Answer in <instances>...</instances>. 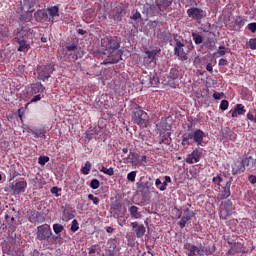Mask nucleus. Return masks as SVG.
<instances>
[{
  "mask_svg": "<svg viewBox=\"0 0 256 256\" xmlns=\"http://www.w3.org/2000/svg\"><path fill=\"white\" fill-rule=\"evenodd\" d=\"M101 47L103 48L104 55H108L109 63H119L123 59V50L119 49L121 44L117 37H105L101 39Z\"/></svg>",
  "mask_w": 256,
  "mask_h": 256,
  "instance_id": "nucleus-1",
  "label": "nucleus"
},
{
  "mask_svg": "<svg viewBox=\"0 0 256 256\" xmlns=\"http://www.w3.org/2000/svg\"><path fill=\"white\" fill-rule=\"evenodd\" d=\"M184 248L186 249L187 256L213 255V253H215V251L217 249L215 247V245H213L212 248L207 250V249H205V246H203L201 244L199 246H195L193 244H186L184 246Z\"/></svg>",
  "mask_w": 256,
  "mask_h": 256,
  "instance_id": "nucleus-2",
  "label": "nucleus"
},
{
  "mask_svg": "<svg viewBox=\"0 0 256 256\" xmlns=\"http://www.w3.org/2000/svg\"><path fill=\"white\" fill-rule=\"evenodd\" d=\"M132 123L139 125V127H148L149 114L142 109H138L132 113Z\"/></svg>",
  "mask_w": 256,
  "mask_h": 256,
  "instance_id": "nucleus-3",
  "label": "nucleus"
},
{
  "mask_svg": "<svg viewBox=\"0 0 256 256\" xmlns=\"http://www.w3.org/2000/svg\"><path fill=\"white\" fill-rule=\"evenodd\" d=\"M55 71V66L53 64H46L37 67V79L39 81H48Z\"/></svg>",
  "mask_w": 256,
  "mask_h": 256,
  "instance_id": "nucleus-4",
  "label": "nucleus"
},
{
  "mask_svg": "<svg viewBox=\"0 0 256 256\" xmlns=\"http://www.w3.org/2000/svg\"><path fill=\"white\" fill-rule=\"evenodd\" d=\"M174 41V55L178 57L179 61H187L189 57L187 56V52H185V41L179 39H175Z\"/></svg>",
  "mask_w": 256,
  "mask_h": 256,
  "instance_id": "nucleus-5",
  "label": "nucleus"
},
{
  "mask_svg": "<svg viewBox=\"0 0 256 256\" xmlns=\"http://www.w3.org/2000/svg\"><path fill=\"white\" fill-rule=\"evenodd\" d=\"M53 235L49 224H42L37 227L36 237L38 241H47Z\"/></svg>",
  "mask_w": 256,
  "mask_h": 256,
  "instance_id": "nucleus-6",
  "label": "nucleus"
},
{
  "mask_svg": "<svg viewBox=\"0 0 256 256\" xmlns=\"http://www.w3.org/2000/svg\"><path fill=\"white\" fill-rule=\"evenodd\" d=\"M159 53H161V49L146 50L143 55V64L151 65V63L157 59V55H159Z\"/></svg>",
  "mask_w": 256,
  "mask_h": 256,
  "instance_id": "nucleus-7",
  "label": "nucleus"
},
{
  "mask_svg": "<svg viewBox=\"0 0 256 256\" xmlns=\"http://www.w3.org/2000/svg\"><path fill=\"white\" fill-rule=\"evenodd\" d=\"M158 82L159 81L157 80V78H155V76H151L147 74V72H144L140 76V83L144 87H155V85H157Z\"/></svg>",
  "mask_w": 256,
  "mask_h": 256,
  "instance_id": "nucleus-8",
  "label": "nucleus"
},
{
  "mask_svg": "<svg viewBox=\"0 0 256 256\" xmlns=\"http://www.w3.org/2000/svg\"><path fill=\"white\" fill-rule=\"evenodd\" d=\"M231 215H233V202H231V200H227L222 204L220 218L227 219V217H231Z\"/></svg>",
  "mask_w": 256,
  "mask_h": 256,
  "instance_id": "nucleus-9",
  "label": "nucleus"
},
{
  "mask_svg": "<svg viewBox=\"0 0 256 256\" xmlns=\"http://www.w3.org/2000/svg\"><path fill=\"white\" fill-rule=\"evenodd\" d=\"M139 157V153L130 151L129 155L123 158V163L125 165L130 163L132 167H139V165H141V160H139Z\"/></svg>",
  "mask_w": 256,
  "mask_h": 256,
  "instance_id": "nucleus-10",
  "label": "nucleus"
},
{
  "mask_svg": "<svg viewBox=\"0 0 256 256\" xmlns=\"http://www.w3.org/2000/svg\"><path fill=\"white\" fill-rule=\"evenodd\" d=\"M28 221L30 223H45V216L37 210H31L28 212Z\"/></svg>",
  "mask_w": 256,
  "mask_h": 256,
  "instance_id": "nucleus-11",
  "label": "nucleus"
},
{
  "mask_svg": "<svg viewBox=\"0 0 256 256\" xmlns=\"http://www.w3.org/2000/svg\"><path fill=\"white\" fill-rule=\"evenodd\" d=\"M34 19L37 23H49L51 19H49V13H47V9H39L34 12Z\"/></svg>",
  "mask_w": 256,
  "mask_h": 256,
  "instance_id": "nucleus-12",
  "label": "nucleus"
},
{
  "mask_svg": "<svg viewBox=\"0 0 256 256\" xmlns=\"http://www.w3.org/2000/svg\"><path fill=\"white\" fill-rule=\"evenodd\" d=\"M187 15L191 19H194V21H201V19H203V10L196 7H191L187 10Z\"/></svg>",
  "mask_w": 256,
  "mask_h": 256,
  "instance_id": "nucleus-13",
  "label": "nucleus"
},
{
  "mask_svg": "<svg viewBox=\"0 0 256 256\" xmlns=\"http://www.w3.org/2000/svg\"><path fill=\"white\" fill-rule=\"evenodd\" d=\"M25 189H27V181L21 180L14 184H12L11 190L14 195H20V193H25Z\"/></svg>",
  "mask_w": 256,
  "mask_h": 256,
  "instance_id": "nucleus-14",
  "label": "nucleus"
},
{
  "mask_svg": "<svg viewBox=\"0 0 256 256\" xmlns=\"http://www.w3.org/2000/svg\"><path fill=\"white\" fill-rule=\"evenodd\" d=\"M192 217H195V212H192L189 210V208H186L184 210V216L181 218V221L178 222L179 227H181V229H185L187 222L191 221Z\"/></svg>",
  "mask_w": 256,
  "mask_h": 256,
  "instance_id": "nucleus-15",
  "label": "nucleus"
},
{
  "mask_svg": "<svg viewBox=\"0 0 256 256\" xmlns=\"http://www.w3.org/2000/svg\"><path fill=\"white\" fill-rule=\"evenodd\" d=\"M201 160V152L198 148L192 151V153L188 154L186 158V163H189V165H193V163H199Z\"/></svg>",
  "mask_w": 256,
  "mask_h": 256,
  "instance_id": "nucleus-16",
  "label": "nucleus"
},
{
  "mask_svg": "<svg viewBox=\"0 0 256 256\" xmlns=\"http://www.w3.org/2000/svg\"><path fill=\"white\" fill-rule=\"evenodd\" d=\"M236 253H249V250H243V244L241 242H234L233 246L228 250L227 255H235Z\"/></svg>",
  "mask_w": 256,
  "mask_h": 256,
  "instance_id": "nucleus-17",
  "label": "nucleus"
},
{
  "mask_svg": "<svg viewBox=\"0 0 256 256\" xmlns=\"http://www.w3.org/2000/svg\"><path fill=\"white\" fill-rule=\"evenodd\" d=\"M130 227L135 231L137 239H141L147 231L143 224L139 225L137 222H131Z\"/></svg>",
  "mask_w": 256,
  "mask_h": 256,
  "instance_id": "nucleus-18",
  "label": "nucleus"
},
{
  "mask_svg": "<svg viewBox=\"0 0 256 256\" xmlns=\"http://www.w3.org/2000/svg\"><path fill=\"white\" fill-rule=\"evenodd\" d=\"M192 139L196 145L201 146L203 145V139H205V132L201 129H196L194 132H192Z\"/></svg>",
  "mask_w": 256,
  "mask_h": 256,
  "instance_id": "nucleus-19",
  "label": "nucleus"
},
{
  "mask_svg": "<svg viewBox=\"0 0 256 256\" xmlns=\"http://www.w3.org/2000/svg\"><path fill=\"white\" fill-rule=\"evenodd\" d=\"M15 41L19 45L18 51H20V53H23V51H29V49H31V44L27 43V40H25V37L23 36L16 37Z\"/></svg>",
  "mask_w": 256,
  "mask_h": 256,
  "instance_id": "nucleus-20",
  "label": "nucleus"
},
{
  "mask_svg": "<svg viewBox=\"0 0 256 256\" xmlns=\"http://www.w3.org/2000/svg\"><path fill=\"white\" fill-rule=\"evenodd\" d=\"M126 11L122 7H116L112 11V15H110V19L114 21H122L123 15H125Z\"/></svg>",
  "mask_w": 256,
  "mask_h": 256,
  "instance_id": "nucleus-21",
  "label": "nucleus"
},
{
  "mask_svg": "<svg viewBox=\"0 0 256 256\" xmlns=\"http://www.w3.org/2000/svg\"><path fill=\"white\" fill-rule=\"evenodd\" d=\"M48 13L49 23H54L55 17H59V6H52L46 9Z\"/></svg>",
  "mask_w": 256,
  "mask_h": 256,
  "instance_id": "nucleus-22",
  "label": "nucleus"
},
{
  "mask_svg": "<svg viewBox=\"0 0 256 256\" xmlns=\"http://www.w3.org/2000/svg\"><path fill=\"white\" fill-rule=\"evenodd\" d=\"M241 173H245V166L243 161H236L232 165V175H241Z\"/></svg>",
  "mask_w": 256,
  "mask_h": 256,
  "instance_id": "nucleus-23",
  "label": "nucleus"
},
{
  "mask_svg": "<svg viewBox=\"0 0 256 256\" xmlns=\"http://www.w3.org/2000/svg\"><path fill=\"white\" fill-rule=\"evenodd\" d=\"M221 199H227L228 197H231V178H229L225 182V186L222 187L221 191Z\"/></svg>",
  "mask_w": 256,
  "mask_h": 256,
  "instance_id": "nucleus-24",
  "label": "nucleus"
},
{
  "mask_svg": "<svg viewBox=\"0 0 256 256\" xmlns=\"http://www.w3.org/2000/svg\"><path fill=\"white\" fill-rule=\"evenodd\" d=\"M222 135L224 139H227L228 141H235V139H237V133H235L230 128H224Z\"/></svg>",
  "mask_w": 256,
  "mask_h": 256,
  "instance_id": "nucleus-25",
  "label": "nucleus"
},
{
  "mask_svg": "<svg viewBox=\"0 0 256 256\" xmlns=\"http://www.w3.org/2000/svg\"><path fill=\"white\" fill-rule=\"evenodd\" d=\"M247 110L243 104H236L234 110L232 111V117H239V115H245Z\"/></svg>",
  "mask_w": 256,
  "mask_h": 256,
  "instance_id": "nucleus-26",
  "label": "nucleus"
},
{
  "mask_svg": "<svg viewBox=\"0 0 256 256\" xmlns=\"http://www.w3.org/2000/svg\"><path fill=\"white\" fill-rule=\"evenodd\" d=\"M32 95H37V93H45V86L41 82L32 84L31 86Z\"/></svg>",
  "mask_w": 256,
  "mask_h": 256,
  "instance_id": "nucleus-27",
  "label": "nucleus"
},
{
  "mask_svg": "<svg viewBox=\"0 0 256 256\" xmlns=\"http://www.w3.org/2000/svg\"><path fill=\"white\" fill-rule=\"evenodd\" d=\"M242 164L248 169H253L254 165L256 164V159L252 158V156H246L242 159Z\"/></svg>",
  "mask_w": 256,
  "mask_h": 256,
  "instance_id": "nucleus-28",
  "label": "nucleus"
},
{
  "mask_svg": "<svg viewBox=\"0 0 256 256\" xmlns=\"http://www.w3.org/2000/svg\"><path fill=\"white\" fill-rule=\"evenodd\" d=\"M37 4V0H23V4L21 6L22 11H29L35 7Z\"/></svg>",
  "mask_w": 256,
  "mask_h": 256,
  "instance_id": "nucleus-29",
  "label": "nucleus"
},
{
  "mask_svg": "<svg viewBox=\"0 0 256 256\" xmlns=\"http://www.w3.org/2000/svg\"><path fill=\"white\" fill-rule=\"evenodd\" d=\"M193 139V132H185L182 135V142L181 145H183V147H188V145H191V141Z\"/></svg>",
  "mask_w": 256,
  "mask_h": 256,
  "instance_id": "nucleus-30",
  "label": "nucleus"
},
{
  "mask_svg": "<svg viewBox=\"0 0 256 256\" xmlns=\"http://www.w3.org/2000/svg\"><path fill=\"white\" fill-rule=\"evenodd\" d=\"M173 5V0H160V2L156 3L159 11H165L167 7H171Z\"/></svg>",
  "mask_w": 256,
  "mask_h": 256,
  "instance_id": "nucleus-31",
  "label": "nucleus"
},
{
  "mask_svg": "<svg viewBox=\"0 0 256 256\" xmlns=\"http://www.w3.org/2000/svg\"><path fill=\"white\" fill-rule=\"evenodd\" d=\"M107 252L108 253H115V249H117V239H113V238H110L108 241H107Z\"/></svg>",
  "mask_w": 256,
  "mask_h": 256,
  "instance_id": "nucleus-32",
  "label": "nucleus"
},
{
  "mask_svg": "<svg viewBox=\"0 0 256 256\" xmlns=\"http://www.w3.org/2000/svg\"><path fill=\"white\" fill-rule=\"evenodd\" d=\"M30 133H32V135H34V137L36 139L39 138H45V133H47V131L45 130V128H41V129H31Z\"/></svg>",
  "mask_w": 256,
  "mask_h": 256,
  "instance_id": "nucleus-33",
  "label": "nucleus"
},
{
  "mask_svg": "<svg viewBox=\"0 0 256 256\" xmlns=\"http://www.w3.org/2000/svg\"><path fill=\"white\" fill-rule=\"evenodd\" d=\"M25 14L21 15L20 19L21 21H25V23H29L33 21V11L35 10H24Z\"/></svg>",
  "mask_w": 256,
  "mask_h": 256,
  "instance_id": "nucleus-34",
  "label": "nucleus"
},
{
  "mask_svg": "<svg viewBox=\"0 0 256 256\" xmlns=\"http://www.w3.org/2000/svg\"><path fill=\"white\" fill-rule=\"evenodd\" d=\"M129 213L133 219H141V213L139 212V207L131 206L129 208Z\"/></svg>",
  "mask_w": 256,
  "mask_h": 256,
  "instance_id": "nucleus-35",
  "label": "nucleus"
},
{
  "mask_svg": "<svg viewBox=\"0 0 256 256\" xmlns=\"http://www.w3.org/2000/svg\"><path fill=\"white\" fill-rule=\"evenodd\" d=\"M212 182L214 183V185H218V187H223L222 183H225V178L223 177V175L219 174L213 177Z\"/></svg>",
  "mask_w": 256,
  "mask_h": 256,
  "instance_id": "nucleus-36",
  "label": "nucleus"
},
{
  "mask_svg": "<svg viewBox=\"0 0 256 256\" xmlns=\"http://www.w3.org/2000/svg\"><path fill=\"white\" fill-rule=\"evenodd\" d=\"M171 145V132H167L163 136H161L160 145Z\"/></svg>",
  "mask_w": 256,
  "mask_h": 256,
  "instance_id": "nucleus-37",
  "label": "nucleus"
},
{
  "mask_svg": "<svg viewBox=\"0 0 256 256\" xmlns=\"http://www.w3.org/2000/svg\"><path fill=\"white\" fill-rule=\"evenodd\" d=\"M192 37L195 45H201V43H203V36H201L200 34L193 32Z\"/></svg>",
  "mask_w": 256,
  "mask_h": 256,
  "instance_id": "nucleus-38",
  "label": "nucleus"
},
{
  "mask_svg": "<svg viewBox=\"0 0 256 256\" xmlns=\"http://www.w3.org/2000/svg\"><path fill=\"white\" fill-rule=\"evenodd\" d=\"M83 175H89L91 173V162L86 161L85 165L81 169Z\"/></svg>",
  "mask_w": 256,
  "mask_h": 256,
  "instance_id": "nucleus-39",
  "label": "nucleus"
},
{
  "mask_svg": "<svg viewBox=\"0 0 256 256\" xmlns=\"http://www.w3.org/2000/svg\"><path fill=\"white\" fill-rule=\"evenodd\" d=\"M64 229L65 227L59 223L53 224V231L56 235H61L60 233H63Z\"/></svg>",
  "mask_w": 256,
  "mask_h": 256,
  "instance_id": "nucleus-40",
  "label": "nucleus"
},
{
  "mask_svg": "<svg viewBox=\"0 0 256 256\" xmlns=\"http://www.w3.org/2000/svg\"><path fill=\"white\" fill-rule=\"evenodd\" d=\"M168 79H179V70L176 68H171L168 74Z\"/></svg>",
  "mask_w": 256,
  "mask_h": 256,
  "instance_id": "nucleus-41",
  "label": "nucleus"
},
{
  "mask_svg": "<svg viewBox=\"0 0 256 256\" xmlns=\"http://www.w3.org/2000/svg\"><path fill=\"white\" fill-rule=\"evenodd\" d=\"M100 171L101 173H104V175H109V177L115 175V171L113 170V167L107 168L103 166Z\"/></svg>",
  "mask_w": 256,
  "mask_h": 256,
  "instance_id": "nucleus-42",
  "label": "nucleus"
},
{
  "mask_svg": "<svg viewBox=\"0 0 256 256\" xmlns=\"http://www.w3.org/2000/svg\"><path fill=\"white\" fill-rule=\"evenodd\" d=\"M168 85L172 89H177V87H179V80L173 79V78H168Z\"/></svg>",
  "mask_w": 256,
  "mask_h": 256,
  "instance_id": "nucleus-43",
  "label": "nucleus"
},
{
  "mask_svg": "<svg viewBox=\"0 0 256 256\" xmlns=\"http://www.w3.org/2000/svg\"><path fill=\"white\" fill-rule=\"evenodd\" d=\"M93 135H98L97 128L88 130L86 132V139H88V141H91V139H93Z\"/></svg>",
  "mask_w": 256,
  "mask_h": 256,
  "instance_id": "nucleus-44",
  "label": "nucleus"
},
{
  "mask_svg": "<svg viewBox=\"0 0 256 256\" xmlns=\"http://www.w3.org/2000/svg\"><path fill=\"white\" fill-rule=\"evenodd\" d=\"M245 23H247V19L242 18L241 16L237 17L235 20V25H237V27H244Z\"/></svg>",
  "mask_w": 256,
  "mask_h": 256,
  "instance_id": "nucleus-45",
  "label": "nucleus"
},
{
  "mask_svg": "<svg viewBox=\"0 0 256 256\" xmlns=\"http://www.w3.org/2000/svg\"><path fill=\"white\" fill-rule=\"evenodd\" d=\"M90 187L91 189H99V187H101V182H99L98 179H93L90 182Z\"/></svg>",
  "mask_w": 256,
  "mask_h": 256,
  "instance_id": "nucleus-46",
  "label": "nucleus"
},
{
  "mask_svg": "<svg viewBox=\"0 0 256 256\" xmlns=\"http://www.w3.org/2000/svg\"><path fill=\"white\" fill-rule=\"evenodd\" d=\"M71 231L72 233H76V231H79V222L77 221V219H74L72 221V225H71Z\"/></svg>",
  "mask_w": 256,
  "mask_h": 256,
  "instance_id": "nucleus-47",
  "label": "nucleus"
},
{
  "mask_svg": "<svg viewBox=\"0 0 256 256\" xmlns=\"http://www.w3.org/2000/svg\"><path fill=\"white\" fill-rule=\"evenodd\" d=\"M253 113L255 116L253 115ZM253 113L248 112L246 117L249 121H252V123H256V109L253 110Z\"/></svg>",
  "mask_w": 256,
  "mask_h": 256,
  "instance_id": "nucleus-48",
  "label": "nucleus"
},
{
  "mask_svg": "<svg viewBox=\"0 0 256 256\" xmlns=\"http://www.w3.org/2000/svg\"><path fill=\"white\" fill-rule=\"evenodd\" d=\"M135 177H137L136 171H131L130 173L127 174V179L128 181H131V183H135Z\"/></svg>",
  "mask_w": 256,
  "mask_h": 256,
  "instance_id": "nucleus-49",
  "label": "nucleus"
},
{
  "mask_svg": "<svg viewBox=\"0 0 256 256\" xmlns=\"http://www.w3.org/2000/svg\"><path fill=\"white\" fill-rule=\"evenodd\" d=\"M220 109L221 111H227V109H229V101L222 100L220 103Z\"/></svg>",
  "mask_w": 256,
  "mask_h": 256,
  "instance_id": "nucleus-50",
  "label": "nucleus"
},
{
  "mask_svg": "<svg viewBox=\"0 0 256 256\" xmlns=\"http://www.w3.org/2000/svg\"><path fill=\"white\" fill-rule=\"evenodd\" d=\"M39 165H45L46 163H49V157L48 156H40L38 158Z\"/></svg>",
  "mask_w": 256,
  "mask_h": 256,
  "instance_id": "nucleus-51",
  "label": "nucleus"
},
{
  "mask_svg": "<svg viewBox=\"0 0 256 256\" xmlns=\"http://www.w3.org/2000/svg\"><path fill=\"white\" fill-rule=\"evenodd\" d=\"M74 53H76V56L78 59H81V57H83V55H85V51H83V49H81V47H78Z\"/></svg>",
  "mask_w": 256,
  "mask_h": 256,
  "instance_id": "nucleus-52",
  "label": "nucleus"
},
{
  "mask_svg": "<svg viewBox=\"0 0 256 256\" xmlns=\"http://www.w3.org/2000/svg\"><path fill=\"white\" fill-rule=\"evenodd\" d=\"M247 29H249L251 33H256V22L249 23Z\"/></svg>",
  "mask_w": 256,
  "mask_h": 256,
  "instance_id": "nucleus-53",
  "label": "nucleus"
},
{
  "mask_svg": "<svg viewBox=\"0 0 256 256\" xmlns=\"http://www.w3.org/2000/svg\"><path fill=\"white\" fill-rule=\"evenodd\" d=\"M88 199L90 201H93L94 205H99V199L97 197H95L93 194H89Z\"/></svg>",
  "mask_w": 256,
  "mask_h": 256,
  "instance_id": "nucleus-54",
  "label": "nucleus"
},
{
  "mask_svg": "<svg viewBox=\"0 0 256 256\" xmlns=\"http://www.w3.org/2000/svg\"><path fill=\"white\" fill-rule=\"evenodd\" d=\"M133 21H137V19H141V13L139 11H136L131 17Z\"/></svg>",
  "mask_w": 256,
  "mask_h": 256,
  "instance_id": "nucleus-55",
  "label": "nucleus"
},
{
  "mask_svg": "<svg viewBox=\"0 0 256 256\" xmlns=\"http://www.w3.org/2000/svg\"><path fill=\"white\" fill-rule=\"evenodd\" d=\"M59 191H61V189H59L58 187L54 186L51 188V193L53 195H56V197H59Z\"/></svg>",
  "mask_w": 256,
  "mask_h": 256,
  "instance_id": "nucleus-56",
  "label": "nucleus"
},
{
  "mask_svg": "<svg viewBox=\"0 0 256 256\" xmlns=\"http://www.w3.org/2000/svg\"><path fill=\"white\" fill-rule=\"evenodd\" d=\"M68 59H69V61L74 62V61H77V59H79V58L77 57V54L74 52V53L68 55Z\"/></svg>",
  "mask_w": 256,
  "mask_h": 256,
  "instance_id": "nucleus-57",
  "label": "nucleus"
},
{
  "mask_svg": "<svg viewBox=\"0 0 256 256\" xmlns=\"http://www.w3.org/2000/svg\"><path fill=\"white\" fill-rule=\"evenodd\" d=\"M219 50H218V54L220 55V57H224V55H225V46H219V48H218Z\"/></svg>",
  "mask_w": 256,
  "mask_h": 256,
  "instance_id": "nucleus-58",
  "label": "nucleus"
},
{
  "mask_svg": "<svg viewBox=\"0 0 256 256\" xmlns=\"http://www.w3.org/2000/svg\"><path fill=\"white\" fill-rule=\"evenodd\" d=\"M248 181H249L252 185H255V183H256V176L253 175V174L249 175Z\"/></svg>",
  "mask_w": 256,
  "mask_h": 256,
  "instance_id": "nucleus-59",
  "label": "nucleus"
},
{
  "mask_svg": "<svg viewBox=\"0 0 256 256\" xmlns=\"http://www.w3.org/2000/svg\"><path fill=\"white\" fill-rule=\"evenodd\" d=\"M77 48H78V46L75 44L66 46L67 51H75Z\"/></svg>",
  "mask_w": 256,
  "mask_h": 256,
  "instance_id": "nucleus-60",
  "label": "nucleus"
},
{
  "mask_svg": "<svg viewBox=\"0 0 256 256\" xmlns=\"http://www.w3.org/2000/svg\"><path fill=\"white\" fill-rule=\"evenodd\" d=\"M37 101H41V94L34 96L31 100V103H37Z\"/></svg>",
  "mask_w": 256,
  "mask_h": 256,
  "instance_id": "nucleus-61",
  "label": "nucleus"
},
{
  "mask_svg": "<svg viewBox=\"0 0 256 256\" xmlns=\"http://www.w3.org/2000/svg\"><path fill=\"white\" fill-rule=\"evenodd\" d=\"M121 204H114L112 209H114V211H118V213H121Z\"/></svg>",
  "mask_w": 256,
  "mask_h": 256,
  "instance_id": "nucleus-62",
  "label": "nucleus"
},
{
  "mask_svg": "<svg viewBox=\"0 0 256 256\" xmlns=\"http://www.w3.org/2000/svg\"><path fill=\"white\" fill-rule=\"evenodd\" d=\"M159 191H165L167 189V182H162L161 186L158 187Z\"/></svg>",
  "mask_w": 256,
  "mask_h": 256,
  "instance_id": "nucleus-63",
  "label": "nucleus"
},
{
  "mask_svg": "<svg viewBox=\"0 0 256 256\" xmlns=\"http://www.w3.org/2000/svg\"><path fill=\"white\" fill-rule=\"evenodd\" d=\"M221 95H223V93H219V92H214L212 97L216 100L221 99Z\"/></svg>",
  "mask_w": 256,
  "mask_h": 256,
  "instance_id": "nucleus-64",
  "label": "nucleus"
}]
</instances>
